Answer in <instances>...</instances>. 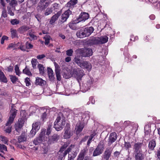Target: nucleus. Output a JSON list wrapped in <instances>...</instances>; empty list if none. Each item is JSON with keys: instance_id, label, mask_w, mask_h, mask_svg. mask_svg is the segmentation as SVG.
Listing matches in <instances>:
<instances>
[{"instance_id": "f257e3e1", "label": "nucleus", "mask_w": 160, "mask_h": 160, "mask_svg": "<svg viewBox=\"0 0 160 160\" xmlns=\"http://www.w3.org/2000/svg\"><path fill=\"white\" fill-rule=\"evenodd\" d=\"M84 75L83 70L74 68L70 72L64 73L63 77L66 79L69 78L71 77H74L79 81V80H81Z\"/></svg>"}, {"instance_id": "f03ea898", "label": "nucleus", "mask_w": 160, "mask_h": 160, "mask_svg": "<svg viewBox=\"0 0 160 160\" xmlns=\"http://www.w3.org/2000/svg\"><path fill=\"white\" fill-rule=\"evenodd\" d=\"M17 110L15 109H12L10 111L11 114L9 118L4 127V131L7 133H10L12 131L11 124L12 123L16 115Z\"/></svg>"}, {"instance_id": "7ed1b4c3", "label": "nucleus", "mask_w": 160, "mask_h": 160, "mask_svg": "<svg viewBox=\"0 0 160 160\" xmlns=\"http://www.w3.org/2000/svg\"><path fill=\"white\" fill-rule=\"evenodd\" d=\"M88 114L89 112H87L83 114H79V116H81L82 117V119L83 118H86V119L85 120L84 119L83 120V121H84V122H83L79 121V122L76 125V132L77 133H79L80 132H81L84 128V126L87 123L88 120V119L90 118Z\"/></svg>"}, {"instance_id": "20e7f679", "label": "nucleus", "mask_w": 160, "mask_h": 160, "mask_svg": "<svg viewBox=\"0 0 160 160\" xmlns=\"http://www.w3.org/2000/svg\"><path fill=\"white\" fill-rule=\"evenodd\" d=\"M46 131L45 129H42L39 137L35 138L33 141V142L35 145H38L39 143L47 140L48 138L45 136Z\"/></svg>"}, {"instance_id": "39448f33", "label": "nucleus", "mask_w": 160, "mask_h": 160, "mask_svg": "<svg viewBox=\"0 0 160 160\" xmlns=\"http://www.w3.org/2000/svg\"><path fill=\"white\" fill-rule=\"evenodd\" d=\"M65 123V121L62 119L60 116H58L54 123V127L57 131H59L63 128Z\"/></svg>"}, {"instance_id": "423d86ee", "label": "nucleus", "mask_w": 160, "mask_h": 160, "mask_svg": "<svg viewBox=\"0 0 160 160\" xmlns=\"http://www.w3.org/2000/svg\"><path fill=\"white\" fill-rule=\"evenodd\" d=\"M104 145L102 142H100L93 153V156H96L101 154L104 149Z\"/></svg>"}, {"instance_id": "0eeeda50", "label": "nucleus", "mask_w": 160, "mask_h": 160, "mask_svg": "<svg viewBox=\"0 0 160 160\" xmlns=\"http://www.w3.org/2000/svg\"><path fill=\"white\" fill-rule=\"evenodd\" d=\"M44 2L40 1L38 3L37 8L38 12H41L43 11L51 3L50 2H46L45 3Z\"/></svg>"}, {"instance_id": "6e6552de", "label": "nucleus", "mask_w": 160, "mask_h": 160, "mask_svg": "<svg viewBox=\"0 0 160 160\" xmlns=\"http://www.w3.org/2000/svg\"><path fill=\"white\" fill-rule=\"evenodd\" d=\"M80 52L83 57H89L92 56L93 53L92 49L90 48L81 49Z\"/></svg>"}, {"instance_id": "1a4fd4ad", "label": "nucleus", "mask_w": 160, "mask_h": 160, "mask_svg": "<svg viewBox=\"0 0 160 160\" xmlns=\"http://www.w3.org/2000/svg\"><path fill=\"white\" fill-rule=\"evenodd\" d=\"M143 146V144L142 142H135L133 146L134 153L142 152V147Z\"/></svg>"}, {"instance_id": "9d476101", "label": "nucleus", "mask_w": 160, "mask_h": 160, "mask_svg": "<svg viewBox=\"0 0 160 160\" xmlns=\"http://www.w3.org/2000/svg\"><path fill=\"white\" fill-rule=\"evenodd\" d=\"M71 14V12L70 10H68L66 11L62 15L60 19V22L62 23L66 22Z\"/></svg>"}, {"instance_id": "9b49d317", "label": "nucleus", "mask_w": 160, "mask_h": 160, "mask_svg": "<svg viewBox=\"0 0 160 160\" xmlns=\"http://www.w3.org/2000/svg\"><path fill=\"white\" fill-rule=\"evenodd\" d=\"M65 132L64 137L65 138H69L73 135L72 132L70 130L69 126L66 127L64 129Z\"/></svg>"}, {"instance_id": "f8f14e48", "label": "nucleus", "mask_w": 160, "mask_h": 160, "mask_svg": "<svg viewBox=\"0 0 160 160\" xmlns=\"http://www.w3.org/2000/svg\"><path fill=\"white\" fill-rule=\"evenodd\" d=\"M112 150V148H106L103 153V157L104 159L105 160H108L109 158L111 156Z\"/></svg>"}, {"instance_id": "ddd939ff", "label": "nucleus", "mask_w": 160, "mask_h": 160, "mask_svg": "<svg viewBox=\"0 0 160 160\" xmlns=\"http://www.w3.org/2000/svg\"><path fill=\"white\" fill-rule=\"evenodd\" d=\"M85 37L89 36L93 32L94 29L92 27L82 28Z\"/></svg>"}, {"instance_id": "4468645a", "label": "nucleus", "mask_w": 160, "mask_h": 160, "mask_svg": "<svg viewBox=\"0 0 160 160\" xmlns=\"http://www.w3.org/2000/svg\"><path fill=\"white\" fill-rule=\"evenodd\" d=\"M89 17V15L88 13L83 12L81 13L79 15L78 20V22L82 21H85Z\"/></svg>"}, {"instance_id": "2eb2a0df", "label": "nucleus", "mask_w": 160, "mask_h": 160, "mask_svg": "<svg viewBox=\"0 0 160 160\" xmlns=\"http://www.w3.org/2000/svg\"><path fill=\"white\" fill-rule=\"evenodd\" d=\"M80 67L83 69H86L88 71H90L92 68L91 63L87 61H83Z\"/></svg>"}, {"instance_id": "dca6fc26", "label": "nucleus", "mask_w": 160, "mask_h": 160, "mask_svg": "<svg viewBox=\"0 0 160 160\" xmlns=\"http://www.w3.org/2000/svg\"><path fill=\"white\" fill-rule=\"evenodd\" d=\"M59 138V136L57 134H54L53 135L48 138V142L50 143L57 142Z\"/></svg>"}, {"instance_id": "f3484780", "label": "nucleus", "mask_w": 160, "mask_h": 160, "mask_svg": "<svg viewBox=\"0 0 160 160\" xmlns=\"http://www.w3.org/2000/svg\"><path fill=\"white\" fill-rule=\"evenodd\" d=\"M134 158L135 160H143L145 156L142 152H134Z\"/></svg>"}, {"instance_id": "a211bd4d", "label": "nucleus", "mask_w": 160, "mask_h": 160, "mask_svg": "<svg viewBox=\"0 0 160 160\" xmlns=\"http://www.w3.org/2000/svg\"><path fill=\"white\" fill-rule=\"evenodd\" d=\"M60 15V12H58L57 13L53 16L51 17V20L49 22V23L51 25L53 24L58 19Z\"/></svg>"}, {"instance_id": "6ab92c4d", "label": "nucleus", "mask_w": 160, "mask_h": 160, "mask_svg": "<svg viewBox=\"0 0 160 160\" xmlns=\"http://www.w3.org/2000/svg\"><path fill=\"white\" fill-rule=\"evenodd\" d=\"M46 83V81L43 80L41 78L38 77L36 78L35 80L36 85L42 86L45 84Z\"/></svg>"}, {"instance_id": "aec40b11", "label": "nucleus", "mask_w": 160, "mask_h": 160, "mask_svg": "<svg viewBox=\"0 0 160 160\" xmlns=\"http://www.w3.org/2000/svg\"><path fill=\"white\" fill-rule=\"evenodd\" d=\"M117 135L116 133L113 132L110 134L109 144L110 145L112 142H114L117 139Z\"/></svg>"}, {"instance_id": "412c9836", "label": "nucleus", "mask_w": 160, "mask_h": 160, "mask_svg": "<svg viewBox=\"0 0 160 160\" xmlns=\"http://www.w3.org/2000/svg\"><path fill=\"white\" fill-rule=\"evenodd\" d=\"M156 145V142L154 139L151 140L149 143L148 148L151 150H153Z\"/></svg>"}, {"instance_id": "4be33fe9", "label": "nucleus", "mask_w": 160, "mask_h": 160, "mask_svg": "<svg viewBox=\"0 0 160 160\" xmlns=\"http://www.w3.org/2000/svg\"><path fill=\"white\" fill-rule=\"evenodd\" d=\"M29 29V27L26 25H23L19 28L18 29V31L20 33H22Z\"/></svg>"}, {"instance_id": "5701e85b", "label": "nucleus", "mask_w": 160, "mask_h": 160, "mask_svg": "<svg viewBox=\"0 0 160 160\" xmlns=\"http://www.w3.org/2000/svg\"><path fill=\"white\" fill-rule=\"evenodd\" d=\"M76 35L78 38H83L85 37L82 28L77 31Z\"/></svg>"}, {"instance_id": "b1692460", "label": "nucleus", "mask_w": 160, "mask_h": 160, "mask_svg": "<svg viewBox=\"0 0 160 160\" xmlns=\"http://www.w3.org/2000/svg\"><path fill=\"white\" fill-rule=\"evenodd\" d=\"M48 74L50 79L51 81H52L54 78L53 75V71L50 68H48Z\"/></svg>"}, {"instance_id": "393cba45", "label": "nucleus", "mask_w": 160, "mask_h": 160, "mask_svg": "<svg viewBox=\"0 0 160 160\" xmlns=\"http://www.w3.org/2000/svg\"><path fill=\"white\" fill-rule=\"evenodd\" d=\"M99 41L100 44H104L106 43L108 40V37L106 36H104L99 37Z\"/></svg>"}, {"instance_id": "a878e982", "label": "nucleus", "mask_w": 160, "mask_h": 160, "mask_svg": "<svg viewBox=\"0 0 160 160\" xmlns=\"http://www.w3.org/2000/svg\"><path fill=\"white\" fill-rule=\"evenodd\" d=\"M41 112L42 113L41 116V119L43 121L46 118L47 113L48 112V110L46 109H43L41 110Z\"/></svg>"}, {"instance_id": "bb28decb", "label": "nucleus", "mask_w": 160, "mask_h": 160, "mask_svg": "<svg viewBox=\"0 0 160 160\" xmlns=\"http://www.w3.org/2000/svg\"><path fill=\"white\" fill-rule=\"evenodd\" d=\"M90 42L93 45L100 44L99 38L98 37L93 38L91 40Z\"/></svg>"}, {"instance_id": "cd10ccee", "label": "nucleus", "mask_w": 160, "mask_h": 160, "mask_svg": "<svg viewBox=\"0 0 160 160\" xmlns=\"http://www.w3.org/2000/svg\"><path fill=\"white\" fill-rule=\"evenodd\" d=\"M77 3V0H71L67 4V6L69 8H72Z\"/></svg>"}, {"instance_id": "c85d7f7f", "label": "nucleus", "mask_w": 160, "mask_h": 160, "mask_svg": "<svg viewBox=\"0 0 160 160\" xmlns=\"http://www.w3.org/2000/svg\"><path fill=\"white\" fill-rule=\"evenodd\" d=\"M22 125L19 122H17L15 124V130L17 132H19L20 131L22 127Z\"/></svg>"}, {"instance_id": "c756f323", "label": "nucleus", "mask_w": 160, "mask_h": 160, "mask_svg": "<svg viewBox=\"0 0 160 160\" xmlns=\"http://www.w3.org/2000/svg\"><path fill=\"white\" fill-rule=\"evenodd\" d=\"M10 32L12 38L18 37L17 31L15 29L11 28L10 29Z\"/></svg>"}, {"instance_id": "7c9ffc66", "label": "nucleus", "mask_w": 160, "mask_h": 160, "mask_svg": "<svg viewBox=\"0 0 160 160\" xmlns=\"http://www.w3.org/2000/svg\"><path fill=\"white\" fill-rule=\"evenodd\" d=\"M40 122H35L32 124V128L37 130H38L40 128Z\"/></svg>"}, {"instance_id": "2f4dec72", "label": "nucleus", "mask_w": 160, "mask_h": 160, "mask_svg": "<svg viewBox=\"0 0 160 160\" xmlns=\"http://www.w3.org/2000/svg\"><path fill=\"white\" fill-rule=\"evenodd\" d=\"M0 80L1 81L4 82H7V80L4 73L0 70Z\"/></svg>"}, {"instance_id": "473e14b6", "label": "nucleus", "mask_w": 160, "mask_h": 160, "mask_svg": "<svg viewBox=\"0 0 160 160\" xmlns=\"http://www.w3.org/2000/svg\"><path fill=\"white\" fill-rule=\"evenodd\" d=\"M86 153V150L85 149L82 150L78 156V160H83L85 156V153Z\"/></svg>"}, {"instance_id": "72a5a7b5", "label": "nucleus", "mask_w": 160, "mask_h": 160, "mask_svg": "<svg viewBox=\"0 0 160 160\" xmlns=\"http://www.w3.org/2000/svg\"><path fill=\"white\" fill-rule=\"evenodd\" d=\"M69 142H67L64 143V145L62 146L61 148L59 151V152H62L68 146L69 144Z\"/></svg>"}, {"instance_id": "f704fd0d", "label": "nucleus", "mask_w": 160, "mask_h": 160, "mask_svg": "<svg viewBox=\"0 0 160 160\" xmlns=\"http://www.w3.org/2000/svg\"><path fill=\"white\" fill-rule=\"evenodd\" d=\"M27 140L26 137L24 135H21L18 137V141L19 143L25 141Z\"/></svg>"}, {"instance_id": "c9c22d12", "label": "nucleus", "mask_w": 160, "mask_h": 160, "mask_svg": "<svg viewBox=\"0 0 160 160\" xmlns=\"http://www.w3.org/2000/svg\"><path fill=\"white\" fill-rule=\"evenodd\" d=\"M52 12V8L50 7L48 8L44 11V14L45 16H48Z\"/></svg>"}, {"instance_id": "e433bc0d", "label": "nucleus", "mask_w": 160, "mask_h": 160, "mask_svg": "<svg viewBox=\"0 0 160 160\" xmlns=\"http://www.w3.org/2000/svg\"><path fill=\"white\" fill-rule=\"evenodd\" d=\"M59 4L57 3H54L53 4L52 7H51V8H52V11L53 10L55 11V12H57L59 10Z\"/></svg>"}, {"instance_id": "4c0bfd02", "label": "nucleus", "mask_w": 160, "mask_h": 160, "mask_svg": "<svg viewBox=\"0 0 160 160\" xmlns=\"http://www.w3.org/2000/svg\"><path fill=\"white\" fill-rule=\"evenodd\" d=\"M38 68L40 74H43L44 73L45 68L42 65L39 64L38 65Z\"/></svg>"}, {"instance_id": "58836bf2", "label": "nucleus", "mask_w": 160, "mask_h": 160, "mask_svg": "<svg viewBox=\"0 0 160 160\" xmlns=\"http://www.w3.org/2000/svg\"><path fill=\"white\" fill-rule=\"evenodd\" d=\"M74 147V145H71L69 147L67 150H66L63 153V157H65L66 155L72 149V148Z\"/></svg>"}, {"instance_id": "ea45409f", "label": "nucleus", "mask_w": 160, "mask_h": 160, "mask_svg": "<svg viewBox=\"0 0 160 160\" xmlns=\"http://www.w3.org/2000/svg\"><path fill=\"white\" fill-rule=\"evenodd\" d=\"M74 61L80 67L81 65L82 62H83L80 59L77 57L74 58Z\"/></svg>"}, {"instance_id": "a19ab883", "label": "nucleus", "mask_w": 160, "mask_h": 160, "mask_svg": "<svg viewBox=\"0 0 160 160\" xmlns=\"http://www.w3.org/2000/svg\"><path fill=\"white\" fill-rule=\"evenodd\" d=\"M50 37L49 35H46L44 38L45 39V44L46 45H48L49 43Z\"/></svg>"}, {"instance_id": "79ce46f5", "label": "nucleus", "mask_w": 160, "mask_h": 160, "mask_svg": "<svg viewBox=\"0 0 160 160\" xmlns=\"http://www.w3.org/2000/svg\"><path fill=\"white\" fill-rule=\"evenodd\" d=\"M19 21L17 19H12L10 21L11 24L12 25H16L19 23Z\"/></svg>"}, {"instance_id": "37998d69", "label": "nucleus", "mask_w": 160, "mask_h": 160, "mask_svg": "<svg viewBox=\"0 0 160 160\" xmlns=\"http://www.w3.org/2000/svg\"><path fill=\"white\" fill-rule=\"evenodd\" d=\"M0 151L2 152H3V151H7V147L4 145L0 144Z\"/></svg>"}, {"instance_id": "c03bdc74", "label": "nucleus", "mask_w": 160, "mask_h": 160, "mask_svg": "<svg viewBox=\"0 0 160 160\" xmlns=\"http://www.w3.org/2000/svg\"><path fill=\"white\" fill-rule=\"evenodd\" d=\"M37 131V130L32 128V129L30 131L29 134V136L30 137H33L36 134V131Z\"/></svg>"}, {"instance_id": "a18cd8bd", "label": "nucleus", "mask_w": 160, "mask_h": 160, "mask_svg": "<svg viewBox=\"0 0 160 160\" xmlns=\"http://www.w3.org/2000/svg\"><path fill=\"white\" fill-rule=\"evenodd\" d=\"M32 67L34 69H35L36 67V65L37 63V59L34 58H33L31 61Z\"/></svg>"}, {"instance_id": "49530a36", "label": "nucleus", "mask_w": 160, "mask_h": 160, "mask_svg": "<svg viewBox=\"0 0 160 160\" xmlns=\"http://www.w3.org/2000/svg\"><path fill=\"white\" fill-rule=\"evenodd\" d=\"M0 138L1 141L5 144H7L8 142V139L5 136L1 135L0 136Z\"/></svg>"}, {"instance_id": "de8ad7c7", "label": "nucleus", "mask_w": 160, "mask_h": 160, "mask_svg": "<svg viewBox=\"0 0 160 160\" xmlns=\"http://www.w3.org/2000/svg\"><path fill=\"white\" fill-rule=\"evenodd\" d=\"M10 77L11 80L13 83H15L18 80V78L15 76L10 75Z\"/></svg>"}, {"instance_id": "09e8293b", "label": "nucleus", "mask_w": 160, "mask_h": 160, "mask_svg": "<svg viewBox=\"0 0 160 160\" xmlns=\"http://www.w3.org/2000/svg\"><path fill=\"white\" fill-rule=\"evenodd\" d=\"M52 125H49V126L48 128L47 129V132H46L47 135L48 136L50 134V133L52 132Z\"/></svg>"}, {"instance_id": "8fccbe9b", "label": "nucleus", "mask_w": 160, "mask_h": 160, "mask_svg": "<svg viewBox=\"0 0 160 160\" xmlns=\"http://www.w3.org/2000/svg\"><path fill=\"white\" fill-rule=\"evenodd\" d=\"M15 70L16 75L19 76L21 74V72L20 71L19 67L17 65H16L15 66Z\"/></svg>"}, {"instance_id": "3c124183", "label": "nucleus", "mask_w": 160, "mask_h": 160, "mask_svg": "<svg viewBox=\"0 0 160 160\" xmlns=\"http://www.w3.org/2000/svg\"><path fill=\"white\" fill-rule=\"evenodd\" d=\"M23 73L28 75H31L32 74L29 70L27 68H26L23 70Z\"/></svg>"}, {"instance_id": "603ef678", "label": "nucleus", "mask_w": 160, "mask_h": 160, "mask_svg": "<svg viewBox=\"0 0 160 160\" xmlns=\"http://www.w3.org/2000/svg\"><path fill=\"white\" fill-rule=\"evenodd\" d=\"M124 147L126 149L131 148V145L130 142H125Z\"/></svg>"}, {"instance_id": "864d4df0", "label": "nucleus", "mask_w": 160, "mask_h": 160, "mask_svg": "<svg viewBox=\"0 0 160 160\" xmlns=\"http://www.w3.org/2000/svg\"><path fill=\"white\" fill-rule=\"evenodd\" d=\"M76 157L73 153H71L69 154L68 160H73V159Z\"/></svg>"}, {"instance_id": "5fc2aeb1", "label": "nucleus", "mask_w": 160, "mask_h": 160, "mask_svg": "<svg viewBox=\"0 0 160 160\" xmlns=\"http://www.w3.org/2000/svg\"><path fill=\"white\" fill-rule=\"evenodd\" d=\"M10 1L11 2L9 3V5L12 7L14 6L17 3V2L16 0H11V1L10 0V1L8 2H9Z\"/></svg>"}, {"instance_id": "6e6d98bb", "label": "nucleus", "mask_w": 160, "mask_h": 160, "mask_svg": "<svg viewBox=\"0 0 160 160\" xmlns=\"http://www.w3.org/2000/svg\"><path fill=\"white\" fill-rule=\"evenodd\" d=\"M66 52L67 55L70 57L72 55L73 51L72 49H70L67 50Z\"/></svg>"}, {"instance_id": "4d7b16f0", "label": "nucleus", "mask_w": 160, "mask_h": 160, "mask_svg": "<svg viewBox=\"0 0 160 160\" xmlns=\"http://www.w3.org/2000/svg\"><path fill=\"white\" fill-rule=\"evenodd\" d=\"M25 82L27 86H28L31 85V83L30 82V80L29 78H27L25 79Z\"/></svg>"}, {"instance_id": "13d9d810", "label": "nucleus", "mask_w": 160, "mask_h": 160, "mask_svg": "<svg viewBox=\"0 0 160 160\" xmlns=\"http://www.w3.org/2000/svg\"><path fill=\"white\" fill-rule=\"evenodd\" d=\"M54 64L55 67V72H59V71L60 67L58 64L56 62H54Z\"/></svg>"}, {"instance_id": "bf43d9fd", "label": "nucleus", "mask_w": 160, "mask_h": 160, "mask_svg": "<svg viewBox=\"0 0 160 160\" xmlns=\"http://www.w3.org/2000/svg\"><path fill=\"white\" fill-rule=\"evenodd\" d=\"M57 77V79L58 81H60L61 80V76L60 75V71L55 72Z\"/></svg>"}, {"instance_id": "052dcab7", "label": "nucleus", "mask_w": 160, "mask_h": 160, "mask_svg": "<svg viewBox=\"0 0 160 160\" xmlns=\"http://www.w3.org/2000/svg\"><path fill=\"white\" fill-rule=\"evenodd\" d=\"M2 16L4 18H6L7 17V11L4 9L2 11Z\"/></svg>"}, {"instance_id": "680f3d73", "label": "nucleus", "mask_w": 160, "mask_h": 160, "mask_svg": "<svg viewBox=\"0 0 160 160\" xmlns=\"http://www.w3.org/2000/svg\"><path fill=\"white\" fill-rule=\"evenodd\" d=\"M26 47L27 49H31L33 48V45L28 42L26 43Z\"/></svg>"}, {"instance_id": "e2e57ef3", "label": "nucleus", "mask_w": 160, "mask_h": 160, "mask_svg": "<svg viewBox=\"0 0 160 160\" xmlns=\"http://www.w3.org/2000/svg\"><path fill=\"white\" fill-rule=\"evenodd\" d=\"M46 57V56L44 54L39 55H38L36 58H37L39 60H41L43 58H44Z\"/></svg>"}, {"instance_id": "0e129e2a", "label": "nucleus", "mask_w": 160, "mask_h": 160, "mask_svg": "<svg viewBox=\"0 0 160 160\" xmlns=\"http://www.w3.org/2000/svg\"><path fill=\"white\" fill-rule=\"evenodd\" d=\"M8 39V37H7L5 36H3L1 40V44H3L4 43V40L6 39Z\"/></svg>"}, {"instance_id": "69168bd1", "label": "nucleus", "mask_w": 160, "mask_h": 160, "mask_svg": "<svg viewBox=\"0 0 160 160\" xmlns=\"http://www.w3.org/2000/svg\"><path fill=\"white\" fill-rule=\"evenodd\" d=\"M89 137V136H86L84 137L81 140L80 142H85L86 141L87 139Z\"/></svg>"}, {"instance_id": "338daca9", "label": "nucleus", "mask_w": 160, "mask_h": 160, "mask_svg": "<svg viewBox=\"0 0 160 160\" xmlns=\"http://www.w3.org/2000/svg\"><path fill=\"white\" fill-rule=\"evenodd\" d=\"M29 35L30 37L32 38L33 39H37V37L36 36L34 35L33 34L31 33V32H30L29 33Z\"/></svg>"}, {"instance_id": "774afa93", "label": "nucleus", "mask_w": 160, "mask_h": 160, "mask_svg": "<svg viewBox=\"0 0 160 160\" xmlns=\"http://www.w3.org/2000/svg\"><path fill=\"white\" fill-rule=\"evenodd\" d=\"M149 125H146L144 127V129L145 131L148 132L149 130L150 129L149 128Z\"/></svg>"}]
</instances>
